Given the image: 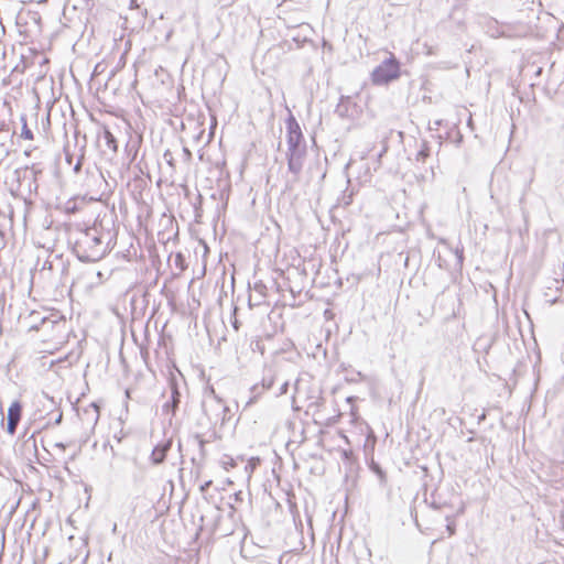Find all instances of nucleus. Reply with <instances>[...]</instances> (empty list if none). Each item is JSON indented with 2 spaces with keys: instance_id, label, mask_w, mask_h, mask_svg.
<instances>
[{
  "instance_id": "4be33fe9",
  "label": "nucleus",
  "mask_w": 564,
  "mask_h": 564,
  "mask_svg": "<svg viewBox=\"0 0 564 564\" xmlns=\"http://www.w3.org/2000/svg\"><path fill=\"white\" fill-rule=\"evenodd\" d=\"M79 169H80V163L78 162V163L76 164V166H75V171H76V172H78V171H79Z\"/></svg>"
},
{
  "instance_id": "6e6552de",
  "label": "nucleus",
  "mask_w": 564,
  "mask_h": 564,
  "mask_svg": "<svg viewBox=\"0 0 564 564\" xmlns=\"http://www.w3.org/2000/svg\"><path fill=\"white\" fill-rule=\"evenodd\" d=\"M170 449V443L158 445L151 454V459L154 464H161L166 456L167 451Z\"/></svg>"
},
{
  "instance_id": "6ab92c4d",
  "label": "nucleus",
  "mask_w": 564,
  "mask_h": 564,
  "mask_svg": "<svg viewBox=\"0 0 564 564\" xmlns=\"http://www.w3.org/2000/svg\"><path fill=\"white\" fill-rule=\"evenodd\" d=\"M210 485H212V481H210V480L206 481L204 485H202V486H200V490H202V491L207 490V488H208Z\"/></svg>"
},
{
  "instance_id": "dca6fc26",
  "label": "nucleus",
  "mask_w": 564,
  "mask_h": 564,
  "mask_svg": "<svg viewBox=\"0 0 564 564\" xmlns=\"http://www.w3.org/2000/svg\"><path fill=\"white\" fill-rule=\"evenodd\" d=\"M288 387H289V382H288V381H284V382L282 383L281 388H280V392H279V394L281 395V394L286 393V391H288Z\"/></svg>"
},
{
  "instance_id": "1a4fd4ad",
  "label": "nucleus",
  "mask_w": 564,
  "mask_h": 564,
  "mask_svg": "<svg viewBox=\"0 0 564 564\" xmlns=\"http://www.w3.org/2000/svg\"><path fill=\"white\" fill-rule=\"evenodd\" d=\"M102 138H104L106 147L109 150L116 152L118 145H117V140H116L115 135L109 130H105Z\"/></svg>"
},
{
  "instance_id": "f3484780",
  "label": "nucleus",
  "mask_w": 564,
  "mask_h": 564,
  "mask_svg": "<svg viewBox=\"0 0 564 564\" xmlns=\"http://www.w3.org/2000/svg\"><path fill=\"white\" fill-rule=\"evenodd\" d=\"M198 443H199V451L202 454H204L205 452V441L203 438H198Z\"/></svg>"
},
{
  "instance_id": "9d476101",
  "label": "nucleus",
  "mask_w": 564,
  "mask_h": 564,
  "mask_svg": "<svg viewBox=\"0 0 564 564\" xmlns=\"http://www.w3.org/2000/svg\"><path fill=\"white\" fill-rule=\"evenodd\" d=\"M180 402V392L177 391L175 384H172V402L165 403L164 408L169 409L172 408V411H174Z\"/></svg>"
},
{
  "instance_id": "f8f14e48",
  "label": "nucleus",
  "mask_w": 564,
  "mask_h": 564,
  "mask_svg": "<svg viewBox=\"0 0 564 564\" xmlns=\"http://www.w3.org/2000/svg\"><path fill=\"white\" fill-rule=\"evenodd\" d=\"M21 137L26 139V140H33V133L32 131L28 128V124L26 122L24 121L23 123V127H22V132H21Z\"/></svg>"
},
{
  "instance_id": "7ed1b4c3",
  "label": "nucleus",
  "mask_w": 564,
  "mask_h": 564,
  "mask_svg": "<svg viewBox=\"0 0 564 564\" xmlns=\"http://www.w3.org/2000/svg\"><path fill=\"white\" fill-rule=\"evenodd\" d=\"M203 406L208 419L210 421L214 420L215 423L218 421L220 414H223L221 421H224L225 415L228 412L227 405L223 402L221 399L215 395V391L213 389L210 390L209 395L206 397Z\"/></svg>"
},
{
  "instance_id": "f257e3e1",
  "label": "nucleus",
  "mask_w": 564,
  "mask_h": 564,
  "mask_svg": "<svg viewBox=\"0 0 564 564\" xmlns=\"http://www.w3.org/2000/svg\"><path fill=\"white\" fill-rule=\"evenodd\" d=\"M77 247L83 249L80 259L96 261L106 253V246L96 228L87 229L77 241Z\"/></svg>"
},
{
  "instance_id": "20e7f679",
  "label": "nucleus",
  "mask_w": 564,
  "mask_h": 564,
  "mask_svg": "<svg viewBox=\"0 0 564 564\" xmlns=\"http://www.w3.org/2000/svg\"><path fill=\"white\" fill-rule=\"evenodd\" d=\"M305 155L306 149L288 150V167L289 172L293 175L290 182L295 183L299 181Z\"/></svg>"
},
{
  "instance_id": "ddd939ff",
  "label": "nucleus",
  "mask_w": 564,
  "mask_h": 564,
  "mask_svg": "<svg viewBox=\"0 0 564 564\" xmlns=\"http://www.w3.org/2000/svg\"><path fill=\"white\" fill-rule=\"evenodd\" d=\"M223 465L226 469H228L229 467H235L236 463L231 457L226 456L225 459L223 460Z\"/></svg>"
},
{
  "instance_id": "a211bd4d",
  "label": "nucleus",
  "mask_w": 564,
  "mask_h": 564,
  "mask_svg": "<svg viewBox=\"0 0 564 564\" xmlns=\"http://www.w3.org/2000/svg\"><path fill=\"white\" fill-rule=\"evenodd\" d=\"M352 193H350L348 196H344V204L349 205L351 203Z\"/></svg>"
},
{
  "instance_id": "4468645a",
  "label": "nucleus",
  "mask_w": 564,
  "mask_h": 564,
  "mask_svg": "<svg viewBox=\"0 0 564 564\" xmlns=\"http://www.w3.org/2000/svg\"><path fill=\"white\" fill-rule=\"evenodd\" d=\"M90 408L93 409V412L95 414L94 420H95V422H97L98 417H99V408L95 403H91Z\"/></svg>"
},
{
  "instance_id": "412c9836",
  "label": "nucleus",
  "mask_w": 564,
  "mask_h": 564,
  "mask_svg": "<svg viewBox=\"0 0 564 564\" xmlns=\"http://www.w3.org/2000/svg\"><path fill=\"white\" fill-rule=\"evenodd\" d=\"M43 397H44L48 402L54 403V402H53V399H52V398H50L47 394H43Z\"/></svg>"
},
{
  "instance_id": "9b49d317",
  "label": "nucleus",
  "mask_w": 564,
  "mask_h": 564,
  "mask_svg": "<svg viewBox=\"0 0 564 564\" xmlns=\"http://www.w3.org/2000/svg\"><path fill=\"white\" fill-rule=\"evenodd\" d=\"M430 155V148L425 142L422 143L421 149L416 153V161L424 162L425 159Z\"/></svg>"
},
{
  "instance_id": "5701e85b",
  "label": "nucleus",
  "mask_w": 564,
  "mask_h": 564,
  "mask_svg": "<svg viewBox=\"0 0 564 564\" xmlns=\"http://www.w3.org/2000/svg\"><path fill=\"white\" fill-rule=\"evenodd\" d=\"M62 421V414L58 415V417L56 419V423H59Z\"/></svg>"
},
{
  "instance_id": "0eeeda50",
  "label": "nucleus",
  "mask_w": 564,
  "mask_h": 564,
  "mask_svg": "<svg viewBox=\"0 0 564 564\" xmlns=\"http://www.w3.org/2000/svg\"><path fill=\"white\" fill-rule=\"evenodd\" d=\"M273 381H274V380H273V377H272V376H271V377H269V378H265V377H264V378H263V380H262L261 389H259V387H258V386H253V387H252V389H251V393H253V397H251V398L247 401L246 406L251 405L252 403H254V402H256V400H257V398H258V395H259L260 393H262L264 390H269V389L272 387Z\"/></svg>"
},
{
  "instance_id": "423d86ee",
  "label": "nucleus",
  "mask_w": 564,
  "mask_h": 564,
  "mask_svg": "<svg viewBox=\"0 0 564 564\" xmlns=\"http://www.w3.org/2000/svg\"><path fill=\"white\" fill-rule=\"evenodd\" d=\"M22 405L19 401H13L8 410V433L13 435L21 420Z\"/></svg>"
},
{
  "instance_id": "39448f33",
  "label": "nucleus",
  "mask_w": 564,
  "mask_h": 564,
  "mask_svg": "<svg viewBox=\"0 0 564 564\" xmlns=\"http://www.w3.org/2000/svg\"><path fill=\"white\" fill-rule=\"evenodd\" d=\"M295 149H306V145L299 123L291 117L288 120V150Z\"/></svg>"
},
{
  "instance_id": "2eb2a0df",
  "label": "nucleus",
  "mask_w": 564,
  "mask_h": 564,
  "mask_svg": "<svg viewBox=\"0 0 564 564\" xmlns=\"http://www.w3.org/2000/svg\"><path fill=\"white\" fill-rule=\"evenodd\" d=\"M446 530L448 531L449 535H453L455 533V524L454 522H448L446 525Z\"/></svg>"
},
{
  "instance_id": "aec40b11",
  "label": "nucleus",
  "mask_w": 564,
  "mask_h": 564,
  "mask_svg": "<svg viewBox=\"0 0 564 564\" xmlns=\"http://www.w3.org/2000/svg\"><path fill=\"white\" fill-rule=\"evenodd\" d=\"M96 276L98 278V280L100 281L102 279V273L100 271H97L96 272Z\"/></svg>"
},
{
  "instance_id": "f03ea898",
  "label": "nucleus",
  "mask_w": 564,
  "mask_h": 564,
  "mask_svg": "<svg viewBox=\"0 0 564 564\" xmlns=\"http://www.w3.org/2000/svg\"><path fill=\"white\" fill-rule=\"evenodd\" d=\"M400 76V63L391 55L389 58L378 65L371 75L376 85H386Z\"/></svg>"
}]
</instances>
